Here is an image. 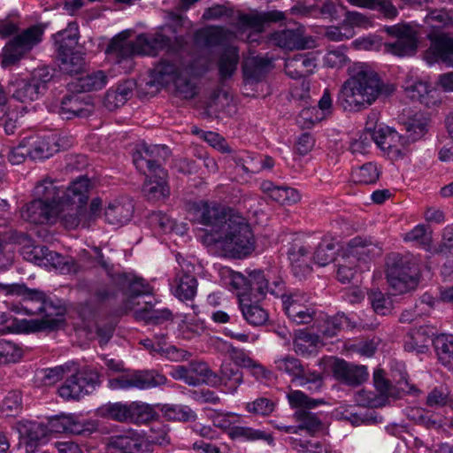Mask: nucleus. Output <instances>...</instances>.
Instances as JSON below:
<instances>
[{"label":"nucleus","instance_id":"20e7f679","mask_svg":"<svg viewBox=\"0 0 453 453\" xmlns=\"http://www.w3.org/2000/svg\"><path fill=\"white\" fill-rule=\"evenodd\" d=\"M247 275L231 272L229 285L237 293L239 307L244 319L253 326L265 325L269 319L268 311L258 302L270 293L268 279L261 270L246 271Z\"/></svg>","mask_w":453,"mask_h":453},{"label":"nucleus","instance_id":"bb28decb","mask_svg":"<svg viewBox=\"0 0 453 453\" xmlns=\"http://www.w3.org/2000/svg\"><path fill=\"white\" fill-rule=\"evenodd\" d=\"M334 376L340 381L357 386L366 380L367 369L364 365H355L342 359H337L333 365Z\"/></svg>","mask_w":453,"mask_h":453},{"label":"nucleus","instance_id":"58836bf2","mask_svg":"<svg viewBox=\"0 0 453 453\" xmlns=\"http://www.w3.org/2000/svg\"><path fill=\"white\" fill-rule=\"evenodd\" d=\"M113 282L120 288L127 287L129 292V298L134 299L142 296H149L152 293L151 287L142 278H137L130 273H121L113 277Z\"/></svg>","mask_w":453,"mask_h":453},{"label":"nucleus","instance_id":"774afa93","mask_svg":"<svg viewBox=\"0 0 453 453\" xmlns=\"http://www.w3.org/2000/svg\"><path fill=\"white\" fill-rule=\"evenodd\" d=\"M323 119H325L323 112L319 111L316 106H310L300 111L297 123L302 128H311Z\"/></svg>","mask_w":453,"mask_h":453},{"label":"nucleus","instance_id":"f704fd0d","mask_svg":"<svg viewBox=\"0 0 453 453\" xmlns=\"http://www.w3.org/2000/svg\"><path fill=\"white\" fill-rule=\"evenodd\" d=\"M316 65V58L311 53H300L287 59L285 72L293 79H300L311 74Z\"/></svg>","mask_w":453,"mask_h":453},{"label":"nucleus","instance_id":"338daca9","mask_svg":"<svg viewBox=\"0 0 453 453\" xmlns=\"http://www.w3.org/2000/svg\"><path fill=\"white\" fill-rule=\"evenodd\" d=\"M18 431L21 436L32 442L38 441L43 435L44 430L41 424L32 421H20L18 423Z\"/></svg>","mask_w":453,"mask_h":453},{"label":"nucleus","instance_id":"e2e57ef3","mask_svg":"<svg viewBox=\"0 0 453 453\" xmlns=\"http://www.w3.org/2000/svg\"><path fill=\"white\" fill-rule=\"evenodd\" d=\"M102 415L118 422L129 423L130 403H114L101 410Z\"/></svg>","mask_w":453,"mask_h":453},{"label":"nucleus","instance_id":"c03bdc74","mask_svg":"<svg viewBox=\"0 0 453 453\" xmlns=\"http://www.w3.org/2000/svg\"><path fill=\"white\" fill-rule=\"evenodd\" d=\"M229 438L232 440H241L243 441H255L258 440L265 441L269 445H273L274 438L271 434L255 429L250 426H234L229 433Z\"/></svg>","mask_w":453,"mask_h":453},{"label":"nucleus","instance_id":"ddd939ff","mask_svg":"<svg viewBox=\"0 0 453 453\" xmlns=\"http://www.w3.org/2000/svg\"><path fill=\"white\" fill-rule=\"evenodd\" d=\"M43 30L32 26L15 35L4 47L1 65L4 68L18 64L42 42Z\"/></svg>","mask_w":453,"mask_h":453},{"label":"nucleus","instance_id":"1a4fd4ad","mask_svg":"<svg viewBox=\"0 0 453 453\" xmlns=\"http://www.w3.org/2000/svg\"><path fill=\"white\" fill-rule=\"evenodd\" d=\"M186 46L176 53L167 52L150 71L151 82L160 86H167L176 80L177 76L188 73L192 69V63L187 59Z\"/></svg>","mask_w":453,"mask_h":453},{"label":"nucleus","instance_id":"a19ab883","mask_svg":"<svg viewBox=\"0 0 453 453\" xmlns=\"http://www.w3.org/2000/svg\"><path fill=\"white\" fill-rule=\"evenodd\" d=\"M52 431L56 433H67L72 434H82L88 431L78 416L74 414H61L50 421Z\"/></svg>","mask_w":453,"mask_h":453},{"label":"nucleus","instance_id":"72a5a7b5","mask_svg":"<svg viewBox=\"0 0 453 453\" xmlns=\"http://www.w3.org/2000/svg\"><path fill=\"white\" fill-rule=\"evenodd\" d=\"M273 40L279 47L287 50H303L314 44V41L311 37L303 36L302 28L285 29L275 33Z\"/></svg>","mask_w":453,"mask_h":453},{"label":"nucleus","instance_id":"f8f14e48","mask_svg":"<svg viewBox=\"0 0 453 453\" xmlns=\"http://www.w3.org/2000/svg\"><path fill=\"white\" fill-rule=\"evenodd\" d=\"M387 279L395 295L414 288L418 281L417 263L409 257L395 256L394 262L388 265Z\"/></svg>","mask_w":453,"mask_h":453},{"label":"nucleus","instance_id":"7c9ffc66","mask_svg":"<svg viewBox=\"0 0 453 453\" xmlns=\"http://www.w3.org/2000/svg\"><path fill=\"white\" fill-rule=\"evenodd\" d=\"M292 272L300 280L311 274L312 267L310 264V250L299 243H294L288 251Z\"/></svg>","mask_w":453,"mask_h":453},{"label":"nucleus","instance_id":"cd10ccee","mask_svg":"<svg viewBox=\"0 0 453 453\" xmlns=\"http://www.w3.org/2000/svg\"><path fill=\"white\" fill-rule=\"evenodd\" d=\"M234 33L219 26H208L196 31L194 35L195 43L202 48H212L224 44Z\"/></svg>","mask_w":453,"mask_h":453},{"label":"nucleus","instance_id":"680f3d73","mask_svg":"<svg viewBox=\"0 0 453 453\" xmlns=\"http://www.w3.org/2000/svg\"><path fill=\"white\" fill-rule=\"evenodd\" d=\"M23 352L16 343L0 339V365L19 362Z\"/></svg>","mask_w":453,"mask_h":453},{"label":"nucleus","instance_id":"e433bc0d","mask_svg":"<svg viewBox=\"0 0 453 453\" xmlns=\"http://www.w3.org/2000/svg\"><path fill=\"white\" fill-rule=\"evenodd\" d=\"M260 188L271 199L280 204H293L301 199V195L296 188L276 186L270 180L263 181Z\"/></svg>","mask_w":453,"mask_h":453},{"label":"nucleus","instance_id":"6e6552de","mask_svg":"<svg viewBox=\"0 0 453 453\" xmlns=\"http://www.w3.org/2000/svg\"><path fill=\"white\" fill-rule=\"evenodd\" d=\"M274 364L277 371L290 377L291 382L305 388L311 393H317L322 389L324 385L322 375L308 369L298 358L288 355L277 358Z\"/></svg>","mask_w":453,"mask_h":453},{"label":"nucleus","instance_id":"a211bd4d","mask_svg":"<svg viewBox=\"0 0 453 453\" xmlns=\"http://www.w3.org/2000/svg\"><path fill=\"white\" fill-rule=\"evenodd\" d=\"M395 38L394 42H385V51L398 57L411 55L417 49L416 31L407 25H395L385 28Z\"/></svg>","mask_w":453,"mask_h":453},{"label":"nucleus","instance_id":"0eeeda50","mask_svg":"<svg viewBox=\"0 0 453 453\" xmlns=\"http://www.w3.org/2000/svg\"><path fill=\"white\" fill-rule=\"evenodd\" d=\"M270 294L280 297L285 313L288 319L296 324H308L315 316V310L309 303V296L303 292L296 291L289 295L284 293V284L281 280L273 283Z\"/></svg>","mask_w":453,"mask_h":453},{"label":"nucleus","instance_id":"5701e85b","mask_svg":"<svg viewBox=\"0 0 453 453\" xmlns=\"http://www.w3.org/2000/svg\"><path fill=\"white\" fill-rule=\"evenodd\" d=\"M176 259L180 269L175 277L174 295L180 300H192L197 289V280L192 274L194 267L180 255H177Z\"/></svg>","mask_w":453,"mask_h":453},{"label":"nucleus","instance_id":"9d476101","mask_svg":"<svg viewBox=\"0 0 453 453\" xmlns=\"http://www.w3.org/2000/svg\"><path fill=\"white\" fill-rule=\"evenodd\" d=\"M188 211L194 222L211 227V234H217L228 217L234 215L228 207L216 201L204 200L191 203Z\"/></svg>","mask_w":453,"mask_h":453},{"label":"nucleus","instance_id":"052dcab7","mask_svg":"<svg viewBox=\"0 0 453 453\" xmlns=\"http://www.w3.org/2000/svg\"><path fill=\"white\" fill-rule=\"evenodd\" d=\"M154 416L155 411L150 405L138 402L130 403L129 423L145 424L153 419Z\"/></svg>","mask_w":453,"mask_h":453},{"label":"nucleus","instance_id":"c9c22d12","mask_svg":"<svg viewBox=\"0 0 453 453\" xmlns=\"http://www.w3.org/2000/svg\"><path fill=\"white\" fill-rule=\"evenodd\" d=\"M214 382L210 383L211 387L224 386L228 392L234 393L237 388L243 381V375L241 370L231 363L223 364L220 367L219 375L216 373Z\"/></svg>","mask_w":453,"mask_h":453},{"label":"nucleus","instance_id":"6ab92c4d","mask_svg":"<svg viewBox=\"0 0 453 453\" xmlns=\"http://www.w3.org/2000/svg\"><path fill=\"white\" fill-rule=\"evenodd\" d=\"M109 446L120 453H150V441L141 433L127 429L109 438Z\"/></svg>","mask_w":453,"mask_h":453},{"label":"nucleus","instance_id":"393cba45","mask_svg":"<svg viewBox=\"0 0 453 453\" xmlns=\"http://www.w3.org/2000/svg\"><path fill=\"white\" fill-rule=\"evenodd\" d=\"M91 188L90 180L85 176H80L71 182L68 188L63 189L61 204L63 206L87 204L89 190Z\"/></svg>","mask_w":453,"mask_h":453},{"label":"nucleus","instance_id":"412c9836","mask_svg":"<svg viewBox=\"0 0 453 453\" xmlns=\"http://www.w3.org/2000/svg\"><path fill=\"white\" fill-rule=\"evenodd\" d=\"M430 47L425 53L429 64L443 63L453 67V38L446 34L430 35Z\"/></svg>","mask_w":453,"mask_h":453},{"label":"nucleus","instance_id":"2f4dec72","mask_svg":"<svg viewBox=\"0 0 453 453\" xmlns=\"http://www.w3.org/2000/svg\"><path fill=\"white\" fill-rule=\"evenodd\" d=\"M7 89L13 99L21 103H31L42 96L38 85L30 79L16 77L8 83Z\"/></svg>","mask_w":453,"mask_h":453},{"label":"nucleus","instance_id":"864d4df0","mask_svg":"<svg viewBox=\"0 0 453 453\" xmlns=\"http://www.w3.org/2000/svg\"><path fill=\"white\" fill-rule=\"evenodd\" d=\"M355 6L369 8L381 12L384 17L393 19L397 16L398 12L389 0H348Z\"/></svg>","mask_w":453,"mask_h":453},{"label":"nucleus","instance_id":"4be33fe9","mask_svg":"<svg viewBox=\"0 0 453 453\" xmlns=\"http://www.w3.org/2000/svg\"><path fill=\"white\" fill-rule=\"evenodd\" d=\"M285 15L280 11L258 12L251 11L248 13H240L236 27L240 31L247 29L256 33H262L265 25L284 19Z\"/></svg>","mask_w":453,"mask_h":453},{"label":"nucleus","instance_id":"603ef678","mask_svg":"<svg viewBox=\"0 0 453 453\" xmlns=\"http://www.w3.org/2000/svg\"><path fill=\"white\" fill-rule=\"evenodd\" d=\"M58 113L67 119L81 117L85 115L84 103L76 95L66 96L61 102Z\"/></svg>","mask_w":453,"mask_h":453},{"label":"nucleus","instance_id":"c756f323","mask_svg":"<svg viewBox=\"0 0 453 453\" xmlns=\"http://www.w3.org/2000/svg\"><path fill=\"white\" fill-rule=\"evenodd\" d=\"M134 204L127 198L116 199L109 203L104 210L105 221L111 225L122 226L133 217Z\"/></svg>","mask_w":453,"mask_h":453},{"label":"nucleus","instance_id":"c85d7f7f","mask_svg":"<svg viewBox=\"0 0 453 453\" xmlns=\"http://www.w3.org/2000/svg\"><path fill=\"white\" fill-rule=\"evenodd\" d=\"M25 139L29 150V157L33 160L49 158L59 150L57 137L53 134L31 136Z\"/></svg>","mask_w":453,"mask_h":453},{"label":"nucleus","instance_id":"39448f33","mask_svg":"<svg viewBox=\"0 0 453 453\" xmlns=\"http://www.w3.org/2000/svg\"><path fill=\"white\" fill-rule=\"evenodd\" d=\"M210 243H215L225 257L242 258L255 250V240L246 219L234 214L217 234H208Z\"/></svg>","mask_w":453,"mask_h":453},{"label":"nucleus","instance_id":"aec40b11","mask_svg":"<svg viewBox=\"0 0 453 453\" xmlns=\"http://www.w3.org/2000/svg\"><path fill=\"white\" fill-rule=\"evenodd\" d=\"M372 139L381 150L395 157L403 156V150L407 147V140L403 135L381 125L372 128Z\"/></svg>","mask_w":453,"mask_h":453},{"label":"nucleus","instance_id":"bf43d9fd","mask_svg":"<svg viewBox=\"0 0 453 453\" xmlns=\"http://www.w3.org/2000/svg\"><path fill=\"white\" fill-rule=\"evenodd\" d=\"M294 416L299 423L298 429L306 430L310 434L317 433L322 427V422L315 413L300 410Z\"/></svg>","mask_w":453,"mask_h":453},{"label":"nucleus","instance_id":"4468645a","mask_svg":"<svg viewBox=\"0 0 453 453\" xmlns=\"http://www.w3.org/2000/svg\"><path fill=\"white\" fill-rule=\"evenodd\" d=\"M166 381V377L155 370H137L110 379L108 388L111 390H145L165 385Z\"/></svg>","mask_w":453,"mask_h":453},{"label":"nucleus","instance_id":"79ce46f5","mask_svg":"<svg viewBox=\"0 0 453 453\" xmlns=\"http://www.w3.org/2000/svg\"><path fill=\"white\" fill-rule=\"evenodd\" d=\"M167 172L165 170L163 178L156 177L155 174L146 175L142 191L149 200H159L169 196L170 188L166 182Z\"/></svg>","mask_w":453,"mask_h":453},{"label":"nucleus","instance_id":"37998d69","mask_svg":"<svg viewBox=\"0 0 453 453\" xmlns=\"http://www.w3.org/2000/svg\"><path fill=\"white\" fill-rule=\"evenodd\" d=\"M431 340L427 327H419L411 331L404 342V349L409 352L425 353Z\"/></svg>","mask_w":453,"mask_h":453},{"label":"nucleus","instance_id":"4c0bfd02","mask_svg":"<svg viewBox=\"0 0 453 453\" xmlns=\"http://www.w3.org/2000/svg\"><path fill=\"white\" fill-rule=\"evenodd\" d=\"M63 189L57 184V181L50 177H45L39 181L35 188V199L52 203L57 208L61 204V196Z\"/></svg>","mask_w":453,"mask_h":453},{"label":"nucleus","instance_id":"dca6fc26","mask_svg":"<svg viewBox=\"0 0 453 453\" xmlns=\"http://www.w3.org/2000/svg\"><path fill=\"white\" fill-rule=\"evenodd\" d=\"M26 260L40 266H50L62 273H76L77 265L72 258H65L46 246L25 247L22 251Z\"/></svg>","mask_w":453,"mask_h":453},{"label":"nucleus","instance_id":"473e14b6","mask_svg":"<svg viewBox=\"0 0 453 453\" xmlns=\"http://www.w3.org/2000/svg\"><path fill=\"white\" fill-rule=\"evenodd\" d=\"M303 16H321L330 19H338L344 12L345 6L336 0H326L319 6L299 5L293 9Z\"/></svg>","mask_w":453,"mask_h":453},{"label":"nucleus","instance_id":"0e129e2a","mask_svg":"<svg viewBox=\"0 0 453 453\" xmlns=\"http://www.w3.org/2000/svg\"><path fill=\"white\" fill-rule=\"evenodd\" d=\"M195 74V67L192 64V69L188 73L180 74L176 80L173 81L176 93L185 98H192L196 96V87L189 80V76Z\"/></svg>","mask_w":453,"mask_h":453},{"label":"nucleus","instance_id":"b1692460","mask_svg":"<svg viewBox=\"0 0 453 453\" xmlns=\"http://www.w3.org/2000/svg\"><path fill=\"white\" fill-rule=\"evenodd\" d=\"M59 208L52 203H46L40 200L34 199L21 210V217L26 221L33 224H45L54 220Z\"/></svg>","mask_w":453,"mask_h":453},{"label":"nucleus","instance_id":"de8ad7c7","mask_svg":"<svg viewBox=\"0 0 453 453\" xmlns=\"http://www.w3.org/2000/svg\"><path fill=\"white\" fill-rule=\"evenodd\" d=\"M319 336L304 330L296 332L294 338V350L301 356H309L316 352Z\"/></svg>","mask_w":453,"mask_h":453},{"label":"nucleus","instance_id":"f03ea898","mask_svg":"<svg viewBox=\"0 0 453 453\" xmlns=\"http://www.w3.org/2000/svg\"><path fill=\"white\" fill-rule=\"evenodd\" d=\"M186 44L187 42L181 35L172 41L161 33L150 35L141 34L132 42L128 40L127 32H121L111 40L105 54L112 64L119 65L127 73L133 69V58L135 55L155 56L159 50L176 53L181 47L187 46Z\"/></svg>","mask_w":453,"mask_h":453},{"label":"nucleus","instance_id":"a878e982","mask_svg":"<svg viewBox=\"0 0 453 453\" xmlns=\"http://www.w3.org/2000/svg\"><path fill=\"white\" fill-rule=\"evenodd\" d=\"M403 88L405 95L412 101H418L426 106L434 104V98H438V92L430 83L418 78L408 77Z\"/></svg>","mask_w":453,"mask_h":453},{"label":"nucleus","instance_id":"f257e3e1","mask_svg":"<svg viewBox=\"0 0 453 453\" xmlns=\"http://www.w3.org/2000/svg\"><path fill=\"white\" fill-rule=\"evenodd\" d=\"M394 90L395 87L385 84L369 65L358 62L349 67V78L341 86L336 103L344 111L358 112Z\"/></svg>","mask_w":453,"mask_h":453},{"label":"nucleus","instance_id":"7ed1b4c3","mask_svg":"<svg viewBox=\"0 0 453 453\" xmlns=\"http://www.w3.org/2000/svg\"><path fill=\"white\" fill-rule=\"evenodd\" d=\"M0 293L6 296H21V302L12 304L11 310L19 315H42V319L27 321V331L36 332L44 329H55L62 322L63 312L55 306L43 291L29 288L25 284L0 283Z\"/></svg>","mask_w":453,"mask_h":453},{"label":"nucleus","instance_id":"13d9d810","mask_svg":"<svg viewBox=\"0 0 453 453\" xmlns=\"http://www.w3.org/2000/svg\"><path fill=\"white\" fill-rule=\"evenodd\" d=\"M405 242H414L425 250H428L432 243V232L425 225H418L403 236Z\"/></svg>","mask_w":453,"mask_h":453},{"label":"nucleus","instance_id":"2eb2a0df","mask_svg":"<svg viewBox=\"0 0 453 453\" xmlns=\"http://www.w3.org/2000/svg\"><path fill=\"white\" fill-rule=\"evenodd\" d=\"M166 154L167 149L164 146L142 143L133 154V163L144 175L155 174L156 177L163 178L165 169L162 162Z\"/></svg>","mask_w":453,"mask_h":453},{"label":"nucleus","instance_id":"a18cd8bd","mask_svg":"<svg viewBox=\"0 0 453 453\" xmlns=\"http://www.w3.org/2000/svg\"><path fill=\"white\" fill-rule=\"evenodd\" d=\"M57 216L60 218L61 223L65 228L75 229L84 223V207L77 205L63 206L59 204V211Z\"/></svg>","mask_w":453,"mask_h":453},{"label":"nucleus","instance_id":"ea45409f","mask_svg":"<svg viewBox=\"0 0 453 453\" xmlns=\"http://www.w3.org/2000/svg\"><path fill=\"white\" fill-rule=\"evenodd\" d=\"M287 441L297 453H336L327 441L314 437L310 439L288 437Z\"/></svg>","mask_w":453,"mask_h":453},{"label":"nucleus","instance_id":"9b49d317","mask_svg":"<svg viewBox=\"0 0 453 453\" xmlns=\"http://www.w3.org/2000/svg\"><path fill=\"white\" fill-rule=\"evenodd\" d=\"M101 383L100 374L92 369H78L74 363V371L68 373L65 382L58 388V395L64 400H79L92 392Z\"/></svg>","mask_w":453,"mask_h":453},{"label":"nucleus","instance_id":"09e8293b","mask_svg":"<svg viewBox=\"0 0 453 453\" xmlns=\"http://www.w3.org/2000/svg\"><path fill=\"white\" fill-rule=\"evenodd\" d=\"M239 62V51L236 47H226L219 59V75L226 79L231 77L236 70Z\"/></svg>","mask_w":453,"mask_h":453},{"label":"nucleus","instance_id":"8fccbe9b","mask_svg":"<svg viewBox=\"0 0 453 453\" xmlns=\"http://www.w3.org/2000/svg\"><path fill=\"white\" fill-rule=\"evenodd\" d=\"M232 159L236 166L241 167L247 174H256L261 172V165H259V155L250 151L242 150L234 152Z\"/></svg>","mask_w":453,"mask_h":453},{"label":"nucleus","instance_id":"5fc2aeb1","mask_svg":"<svg viewBox=\"0 0 453 453\" xmlns=\"http://www.w3.org/2000/svg\"><path fill=\"white\" fill-rule=\"evenodd\" d=\"M380 170L375 163L369 162L352 170V178L360 184L375 183L380 177Z\"/></svg>","mask_w":453,"mask_h":453},{"label":"nucleus","instance_id":"f3484780","mask_svg":"<svg viewBox=\"0 0 453 453\" xmlns=\"http://www.w3.org/2000/svg\"><path fill=\"white\" fill-rule=\"evenodd\" d=\"M170 375L176 380H182L188 386L196 387L202 384L214 382L216 373L209 367L207 363L193 360L187 365H175L172 368Z\"/></svg>","mask_w":453,"mask_h":453},{"label":"nucleus","instance_id":"49530a36","mask_svg":"<svg viewBox=\"0 0 453 453\" xmlns=\"http://www.w3.org/2000/svg\"><path fill=\"white\" fill-rule=\"evenodd\" d=\"M434 343L439 361L449 370L453 371V335L441 334L436 337Z\"/></svg>","mask_w":453,"mask_h":453},{"label":"nucleus","instance_id":"6e6d98bb","mask_svg":"<svg viewBox=\"0 0 453 453\" xmlns=\"http://www.w3.org/2000/svg\"><path fill=\"white\" fill-rule=\"evenodd\" d=\"M74 371V363H65L52 368H45L40 371L41 381L45 386L54 385L59 381L65 375Z\"/></svg>","mask_w":453,"mask_h":453},{"label":"nucleus","instance_id":"3c124183","mask_svg":"<svg viewBox=\"0 0 453 453\" xmlns=\"http://www.w3.org/2000/svg\"><path fill=\"white\" fill-rule=\"evenodd\" d=\"M107 75L104 71L98 70L89 73L77 81L76 87L81 92H88L102 89L107 83Z\"/></svg>","mask_w":453,"mask_h":453},{"label":"nucleus","instance_id":"423d86ee","mask_svg":"<svg viewBox=\"0 0 453 453\" xmlns=\"http://www.w3.org/2000/svg\"><path fill=\"white\" fill-rule=\"evenodd\" d=\"M381 252V248L371 237L352 238L337 261L338 280L349 283L357 273L368 271L370 261Z\"/></svg>","mask_w":453,"mask_h":453},{"label":"nucleus","instance_id":"4d7b16f0","mask_svg":"<svg viewBox=\"0 0 453 453\" xmlns=\"http://www.w3.org/2000/svg\"><path fill=\"white\" fill-rule=\"evenodd\" d=\"M60 60L59 67L62 72L73 75L79 73L85 64L83 54L74 51L68 54L58 56Z\"/></svg>","mask_w":453,"mask_h":453},{"label":"nucleus","instance_id":"69168bd1","mask_svg":"<svg viewBox=\"0 0 453 453\" xmlns=\"http://www.w3.org/2000/svg\"><path fill=\"white\" fill-rule=\"evenodd\" d=\"M164 411L165 416L172 420L188 422L196 418V412L185 405H166Z\"/></svg>","mask_w":453,"mask_h":453}]
</instances>
